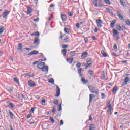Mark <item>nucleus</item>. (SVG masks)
<instances>
[{
    "instance_id": "obj_1",
    "label": "nucleus",
    "mask_w": 130,
    "mask_h": 130,
    "mask_svg": "<svg viewBox=\"0 0 130 130\" xmlns=\"http://www.w3.org/2000/svg\"><path fill=\"white\" fill-rule=\"evenodd\" d=\"M91 93H93L94 94H99V90L97 89L96 87L89 86L88 87Z\"/></svg>"
},
{
    "instance_id": "obj_2",
    "label": "nucleus",
    "mask_w": 130,
    "mask_h": 130,
    "mask_svg": "<svg viewBox=\"0 0 130 130\" xmlns=\"http://www.w3.org/2000/svg\"><path fill=\"white\" fill-rule=\"evenodd\" d=\"M117 16L119 17V20H121V21H124V19H123V16L121 15V13L120 12L117 11H116Z\"/></svg>"
},
{
    "instance_id": "obj_3",
    "label": "nucleus",
    "mask_w": 130,
    "mask_h": 130,
    "mask_svg": "<svg viewBox=\"0 0 130 130\" xmlns=\"http://www.w3.org/2000/svg\"><path fill=\"white\" fill-rule=\"evenodd\" d=\"M28 85L29 86V87H30V88H34V87H35V86H36V84H35L34 81L32 80H29L28 81Z\"/></svg>"
},
{
    "instance_id": "obj_4",
    "label": "nucleus",
    "mask_w": 130,
    "mask_h": 130,
    "mask_svg": "<svg viewBox=\"0 0 130 130\" xmlns=\"http://www.w3.org/2000/svg\"><path fill=\"white\" fill-rule=\"evenodd\" d=\"M56 93L57 94L55 95V97H59V95L60 94V89L58 86H56Z\"/></svg>"
},
{
    "instance_id": "obj_5",
    "label": "nucleus",
    "mask_w": 130,
    "mask_h": 130,
    "mask_svg": "<svg viewBox=\"0 0 130 130\" xmlns=\"http://www.w3.org/2000/svg\"><path fill=\"white\" fill-rule=\"evenodd\" d=\"M45 66V62H41L38 65V69H40L41 70H42V69H44L43 67Z\"/></svg>"
},
{
    "instance_id": "obj_6",
    "label": "nucleus",
    "mask_w": 130,
    "mask_h": 130,
    "mask_svg": "<svg viewBox=\"0 0 130 130\" xmlns=\"http://www.w3.org/2000/svg\"><path fill=\"white\" fill-rule=\"evenodd\" d=\"M8 15H9V12L8 11V10H6L2 14V17L3 19L7 18Z\"/></svg>"
},
{
    "instance_id": "obj_7",
    "label": "nucleus",
    "mask_w": 130,
    "mask_h": 130,
    "mask_svg": "<svg viewBox=\"0 0 130 130\" xmlns=\"http://www.w3.org/2000/svg\"><path fill=\"white\" fill-rule=\"evenodd\" d=\"M124 82H123V85L125 86V85H127V82H129V78L128 77H126L124 79Z\"/></svg>"
},
{
    "instance_id": "obj_8",
    "label": "nucleus",
    "mask_w": 130,
    "mask_h": 130,
    "mask_svg": "<svg viewBox=\"0 0 130 130\" xmlns=\"http://www.w3.org/2000/svg\"><path fill=\"white\" fill-rule=\"evenodd\" d=\"M44 68V69H43ZM43 68L42 69V72H46V73H48V66L44 65Z\"/></svg>"
},
{
    "instance_id": "obj_9",
    "label": "nucleus",
    "mask_w": 130,
    "mask_h": 130,
    "mask_svg": "<svg viewBox=\"0 0 130 130\" xmlns=\"http://www.w3.org/2000/svg\"><path fill=\"white\" fill-rule=\"evenodd\" d=\"M95 97H96V95H95L94 94H90L89 95V103H91V102H92V100L94 99Z\"/></svg>"
},
{
    "instance_id": "obj_10",
    "label": "nucleus",
    "mask_w": 130,
    "mask_h": 130,
    "mask_svg": "<svg viewBox=\"0 0 130 130\" xmlns=\"http://www.w3.org/2000/svg\"><path fill=\"white\" fill-rule=\"evenodd\" d=\"M113 36L114 37H115V36H118V35H119V34L118 33V32H117V30L115 29H113Z\"/></svg>"
},
{
    "instance_id": "obj_11",
    "label": "nucleus",
    "mask_w": 130,
    "mask_h": 130,
    "mask_svg": "<svg viewBox=\"0 0 130 130\" xmlns=\"http://www.w3.org/2000/svg\"><path fill=\"white\" fill-rule=\"evenodd\" d=\"M33 54L34 55L38 54V51L36 50H34L31 52L28 53V55H33Z\"/></svg>"
},
{
    "instance_id": "obj_12",
    "label": "nucleus",
    "mask_w": 130,
    "mask_h": 130,
    "mask_svg": "<svg viewBox=\"0 0 130 130\" xmlns=\"http://www.w3.org/2000/svg\"><path fill=\"white\" fill-rule=\"evenodd\" d=\"M89 130H96V127L93 124H90L89 127Z\"/></svg>"
},
{
    "instance_id": "obj_13",
    "label": "nucleus",
    "mask_w": 130,
    "mask_h": 130,
    "mask_svg": "<svg viewBox=\"0 0 130 130\" xmlns=\"http://www.w3.org/2000/svg\"><path fill=\"white\" fill-rule=\"evenodd\" d=\"M87 55H88V52H84L81 55V57H82V58H85V57H87Z\"/></svg>"
},
{
    "instance_id": "obj_14",
    "label": "nucleus",
    "mask_w": 130,
    "mask_h": 130,
    "mask_svg": "<svg viewBox=\"0 0 130 130\" xmlns=\"http://www.w3.org/2000/svg\"><path fill=\"white\" fill-rule=\"evenodd\" d=\"M61 18L63 21V22H64L66 20H67V15L64 14H62L61 16Z\"/></svg>"
},
{
    "instance_id": "obj_15",
    "label": "nucleus",
    "mask_w": 130,
    "mask_h": 130,
    "mask_svg": "<svg viewBox=\"0 0 130 130\" xmlns=\"http://www.w3.org/2000/svg\"><path fill=\"white\" fill-rule=\"evenodd\" d=\"M76 54H77V53H76V51H71L69 53V55H70V56H75V55H76Z\"/></svg>"
},
{
    "instance_id": "obj_16",
    "label": "nucleus",
    "mask_w": 130,
    "mask_h": 130,
    "mask_svg": "<svg viewBox=\"0 0 130 130\" xmlns=\"http://www.w3.org/2000/svg\"><path fill=\"white\" fill-rule=\"evenodd\" d=\"M15 106L16 105H15V104H13L12 103H10L8 105V107H9V108H14V107H15Z\"/></svg>"
},
{
    "instance_id": "obj_17",
    "label": "nucleus",
    "mask_w": 130,
    "mask_h": 130,
    "mask_svg": "<svg viewBox=\"0 0 130 130\" xmlns=\"http://www.w3.org/2000/svg\"><path fill=\"white\" fill-rule=\"evenodd\" d=\"M32 8H31V7H28L27 8V14H28V15H30V14L31 13H32Z\"/></svg>"
},
{
    "instance_id": "obj_18",
    "label": "nucleus",
    "mask_w": 130,
    "mask_h": 130,
    "mask_svg": "<svg viewBox=\"0 0 130 130\" xmlns=\"http://www.w3.org/2000/svg\"><path fill=\"white\" fill-rule=\"evenodd\" d=\"M81 82H82L84 84H86L87 83H88V81H86L84 77L81 78Z\"/></svg>"
},
{
    "instance_id": "obj_19",
    "label": "nucleus",
    "mask_w": 130,
    "mask_h": 130,
    "mask_svg": "<svg viewBox=\"0 0 130 130\" xmlns=\"http://www.w3.org/2000/svg\"><path fill=\"white\" fill-rule=\"evenodd\" d=\"M83 70V69H82V68H80V69H78V74H79V76H80V77H82V70Z\"/></svg>"
},
{
    "instance_id": "obj_20",
    "label": "nucleus",
    "mask_w": 130,
    "mask_h": 130,
    "mask_svg": "<svg viewBox=\"0 0 130 130\" xmlns=\"http://www.w3.org/2000/svg\"><path fill=\"white\" fill-rule=\"evenodd\" d=\"M23 48V45H22V44L19 43L18 44V48H17V50H21V49H22Z\"/></svg>"
},
{
    "instance_id": "obj_21",
    "label": "nucleus",
    "mask_w": 130,
    "mask_h": 130,
    "mask_svg": "<svg viewBox=\"0 0 130 130\" xmlns=\"http://www.w3.org/2000/svg\"><path fill=\"white\" fill-rule=\"evenodd\" d=\"M108 109L107 110L108 113H109V114H110V115H111V114H112V112L111 108H108Z\"/></svg>"
},
{
    "instance_id": "obj_22",
    "label": "nucleus",
    "mask_w": 130,
    "mask_h": 130,
    "mask_svg": "<svg viewBox=\"0 0 130 130\" xmlns=\"http://www.w3.org/2000/svg\"><path fill=\"white\" fill-rule=\"evenodd\" d=\"M4 31H5V29L4 28V27L1 26L0 27V35H1V34H3V33H4Z\"/></svg>"
},
{
    "instance_id": "obj_23",
    "label": "nucleus",
    "mask_w": 130,
    "mask_h": 130,
    "mask_svg": "<svg viewBox=\"0 0 130 130\" xmlns=\"http://www.w3.org/2000/svg\"><path fill=\"white\" fill-rule=\"evenodd\" d=\"M106 11H107V13H109V14H112V10L109 9V8H106Z\"/></svg>"
},
{
    "instance_id": "obj_24",
    "label": "nucleus",
    "mask_w": 130,
    "mask_h": 130,
    "mask_svg": "<svg viewBox=\"0 0 130 130\" xmlns=\"http://www.w3.org/2000/svg\"><path fill=\"white\" fill-rule=\"evenodd\" d=\"M101 54H102L103 56H104V57H106V56H107L106 55V53L104 52V50L101 51Z\"/></svg>"
},
{
    "instance_id": "obj_25",
    "label": "nucleus",
    "mask_w": 130,
    "mask_h": 130,
    "mask_svg": "<svg viewBox=\"0 0 130 130\" xmlns=\"http://www.w3.org/2000/svg\"><path fill=\"white\" fill-rule=\"evenodd\" d=\"M39 35V32L31 34V36H38Z\"/></svg>"
},
{
    "instance_id": "obj_26",
    "label": "nucleus",
    "mask_w": 130,
    "mask_h": 130,
    "mask_svg": "<svg viewBox=\"0 0 130 130\" xmlns=\"http://www.w3.org/2000/svg\"><path fill=\"white\" fill-rule=\"evenodd\" d=\"M62 53H63V56H66V55H67V50L66 49L62 50Z\"/></svg>"
},
{
    "instance_id": "obj_27",
    "label": "nucleus",
    "mask_w": 130,
    "mask_h": 130,
    "mask_svg": "<svg viewBox=\"0 0 130 130\" xmlns=\"http://www.w3.org/2000/svg\"><path fill=\"white\" fill-rule=\"evenodd\" d=\"M9 115L12 119H13V117H14V114L11 111H9Z\"/></svg>"
},
{
    "instance_id": "obj_28",
    "label": "nucleus",
    "mask_w": 130,
    "mask_h": 130,
    "mask_svg": "<svg viewBox=\"0 0 130 130\" xmlns=\"http://www.w3.org/2000/svg\"><path fill=\"white\" fill-rule=\"evenodd\" d=\"M120 2L121 3V5L123 6V7H125L126 5L124 4V1L123 0H120Z\"/></svg>"
},
{
    "instance_id": "obj_29",
    "label": "nucleus",
    "mask_w": 130,
    "mask_h": 130,
    "mask_svg": "<svg viewBox=\"0 0 130 130\" xmlns=\"http://www.w3.org/2000/svg\"><path fill=\"white\" fill-rule=\"evenodd\" d=\"M93 5H95V7H101V6L97 5V1H94Z\"/></svg>"
},
{
    "instance_id": "obj_30",
    "label": "nucleus",
    "mask_w": 130,
    "mask_h": 130,
    "mask_svg": "<svg viewBox=\"0 0 130 130\" xmlns=\"http://www.w3.org/2000/svg\"><path fill=\"white\" fill-rule=\"evenodd\" d=\"M91 64H92V63H86L85 64L86 67H85V69L88 68L89 67H90V66H91Z\"/></svg>"
},
{
    "instance_id": "obj_31",
    "label": "nucleus",
    "mask_w": 130,
    "mask_h": 130,
    "mask_svg": "<svg viewBox=\"0 0 130 130\" xmlns=\"http://www.w3.org/2000/svg\"><path fill=\"white\" fill-rule=\"evenodd\" d=\"M116 91H117V86H115L113 88V93H116Z\"/></svg>"
},
{
    "instance_id": "obj_32",
    "label": "nucleus",
    "mask_w": 130,
    "mask_h": 130,
    "mask_svg": "<svg viewBox=\"0 0 130 130\" xmlns=\"http://www.w3.org/2000/svg\"><path fill=\"white\" fill-rule=\"evenodd\" d=\"M64 32L65 33H66V34H70V31H69V28H64Z\"/></svg>"
},
{
    "instance_id": "obj_33",
    "label": "nucleus",
    "mask_w": 130,
    "mask_h": 130,
    "mask_svg": "<svg viewBox=\"0 0 130 130\" xmlns=\"http://www.w3.org/2000/svg\"><path fill=\"white\" fill-rule=\"evenodd\" d=\"M116 29L119 31H121V26H120L119 25H118L116 26Z\"/></svg>"
},
{
    "instance_id": "obj_34",
    "label": "nucleus",
    "mask_w": 130,
    "mask_h": 130,
    "mask_svg": "<svg viewBox=\"0 0 130 130\" xmlns=\"http://www.w3.org/2000/svg\"><path fill=\"white\" fill-rule=\"evenodd\" d=\"M88 74L90 75V76H93V75H94V72H93V71L89 70L88 71Z\"/></svg>"
},
{
    "instance_id": "obj_35",
    "label": "nucleus",
    "mask_w": 130,
    "mask_h": 130,
    "mask_svg": "<svg viewBox=\"0 0 130 130\" xmlns=\"http://www.w3.org/2000/svg\"><path fill=\"white\" fill-rule=\"evenodd\" d=\"M96 24H102V21L100 19H98L96 20Z\"/></svg>"
},
{
    "instance_id": "obj_36",
    "label": "nucleus",
    "mask_w": 130,
    "mask_h": 130,
    "mask_svg": "<svg viewBox=\"0 0 130 130\" xmlns=\"http://www.w3.org/2000/svg\"><path fill=\"white\" fill-rule=\"evenodd\" d=\"M49 120H50V121H51L52 123H53L54 122V119H53V118L50 117L49 118Z\"/></svg>"
},
{
    "instance_id": "obj_37",
    "label": "nucleus",
    "mask_w": 130,
    "mask_h": 130,
    "mask_svg": "<svg viewBox=\"0 0 130 130\" xmlns=\"http://www.w3.org/2000/svg\"><path fill=\"white\" fill-rule=\"evenodd\" d=\"M64 42H69L70 41V39L68 38H66L65 39H63Z\"/></svg>"
},
{
    "instance_id": "obj_38",
    "label": "nucleus",
    "mask_w": 130,
    "mask_h": 130,
    "mask_svg": "<svg viewBox=\"0 0 130 130\" xmlns=\"http://www.w3.org/2000/svg\"><path fill=\"white\" fill-rule=\"evenodd\" d=\"M14 81L15 82V83H17V84H20V82H19V80L18 79L14 78Z\"/></svg>"
},
{
    "instance_id": "obj_39",
    "label": "nucleus",
    "mask_w": 130,
    "mask_h": 130,
    "mask_svg": "<svg viewBox=\"0 0 130 130\" xmlns=\"http://www.w3.org/2000/svg\"><path fill=\"white\" fill-rule=\"evenodd\" d=\"M107 105L108 106L107 108H111V104H110V102L107 103Z\"/></svg>"
},
{
    "instance_id": "obj_40",
    "label": "nucleus",
    "mask_w": 130,
    "mask_h": 130,
    "mask_svg": "<svg viewBox=\"0 0 130 130\" xmlns=\"http://www.w3.org/2000/svg\"><path fill=\"white\" fill-rule=\"evenodd\" d=\"M67 61H68V62H69V63H72V62H73V59H68L67 60Z\"/></svg>"
},
{
    "instance_id": "obj_41",
    "label": "nucleus",
    "mask_w": 130,
    "mask_h": 130,
    "mask_svg": "<svg viewBox=\"0 0 130 130\" xmlns=\"http://www.w3.org/2000/svg\"><path fill=\"white\" fill-rule=\"evenodd\" d=\"M114 25H115V22H112L110 24V27L111 28H113V27H114Z\"/></svg>"
},
{
    "instance_id": "obj_42",
    "label": "nucleus",
    "mask_w": 130,
    "mask_h": 130,
    "mask_svg": "<svg viewBox=\"0 0 130 130\" xmlns=\"http://www.w3.org/2000/svg\"><path fill=\"white\" fill-rule=\"evenodd\" d=\"M53 103H54V104H55L56 105H58V101H57V100L54 101Z\"/></svg>"
},
{
    "instance_id": "obj_43",
    "label": "nucleus",
    "mask_w": 130,
    "mask_h": 130,
    "mask_svg": "<svg viewBox=\"0 0 130 130\" xmlns=\"http://www.w3.org/2000/svg\"><path fill=\"white\" fill-rule=\"evenodd\" d=\"M21 97H22L24 100H27V96L24 95V94H21Z\"/></svg>"
},
{
    "instance_id": "obj_44",
    "label": "nucleus",
    "mask_w": 130,
    "mask_h": 130,
    "mask_svg": "<svg viewBox=\"0 0 130 130\" xmlns=\"http://www.w3.org/2000/svg\"><path fill=\"white\" fill-rule=\"evenodd\" d=\"M49 83H51V84H53V83H54V80H53V79H51L49 80Z\"/></svg>"
},
{
    "instance_id": "obj_45",
    "label": "nucleus",
    "mask_w": 130,
    "mask_h": 130,
    "mask_svg": "<svg viewBox=\"0 0 130 130\" xmlns=\"http://www.w3.org/2000/svg\"><path fill=\"white\" fill-rule=\"evenodd\" d=\"M105 3L107 4V5H110V1L109 0H104Z\"/></svg>"
},
{
    "instance_id": "obj_46",
    "label": "nucleus",
    "mask_w": 130,
    "mask_h": 130,
    "mask_svg": "<svg viewBox=\"0 0 130 130\" xmlns=\"http://www.w3.org/2000/svg\"><path fill=\"white\" fill-rule=\"evenodd\" d=\"M38 41H39L38 40V39L37 38H35V41H34V43L35 44H37V43H38Z\"/></svg>"
},
{
    "instance_id": "obj_47",
    "label": "nucleus",
    "mask_w": 130,
    "mask_h": 130,
    "mask_svg": "<svg viewBox=\"0 0 130 130\" xmlns=\"http://www.w3.org/2000/svg\"><path fill=\"white\" fill-rule=\"evenodd\" d=\"M63 36H64V35H63L62 34V32H60V39H62V38H63Z\"/></svg>"
},
{
    "instance_id": "obj_48",
    "label": "nucleus",
    "mask_w": 130,
    "mask_h": 130,
    "mask_svg": "<svg viewBox=\"0 0 130 130\" xmlns=\"http://www.w3.org/2000/svg\"><path fill=\"white\" fill-rule=\"evenodd\" d=\"M62 108H61V103L59 105V108H58V111H61Z\"/></svg>"
},
{
    "instance_id": "obj_49",
    "label": "nucleus",
    "mask_w": 130,
    "mask_h": 130,
    "mask_svg": "<svg viewBox=\"0 0 130 130\" xmlns=\"http://www.w3.org/2000/svg\"><path fill=\"white\" fill-rule=\"evenodd\" d=\"M76 67H77V68H80V67H81V63H80V62H78V63H77V64H76Z\"/></svg>"
},
{
    "instance_id": "obj_50",
    "label": "nucleus",
    "mask_w": 130,
    "mask_h": 130,
    "mask_svg": "<svg viewBox=\"0 0 130 130\" xmlns=\"http://www.w3.org/2000/svg\"><path fill=\"white\" fill-rule=\"evenodd\" d=\"M101 97H102V99H104V98H105V94H104V93H102Z\"/></svg>"
},
{
    "instance_id": "obj_51",
    "label": "nucleus",
    "mask_w": 130,
    "mask_h": 130,
    "mask_svg": "<svg viewBox=\"0 0 130 130\" xmlns=\"http://www.w3.org/2000/svg\"><path fill=\"white\" fill-rule=\"evenodd\" d=\"M34 110H35V108H31L30 109V111L32 113H34Z\"/></svg>"
},
{
    "instance_id": "obj_52",
    "label": "nucleus",
    "mask_w": 130,
    "mask_h": 130,
    "mask_svg": "<svg viewBox=\"0 0 130 130\" xmlns=\"http://www.w3.org/2000/svg\"><path fill=\"white\" fill-rule=\"evenodd\" d=\"M42 105H45V100H42Z\"/></svg>"
},
{
    "instance_id": "obj_53",
    "label": "nucleus",
    "mask_w": 130,
    "mask_h": 130,
    "mask_svg": "<svg viewBox=\"0 0 130 130\" xmlns=\"http://www.w3.org/2000/svg\"><path fill=\"white\" fill-rule=\"evenodd\" d=\"M113 48H114V49H117V45H116V44H115L114 45Z\"/></svg>"
},
{
    "instance_id": "obj_54",
    "label": "nucleus",
    "mask_w": 130,
    "mask_h": 130,
    "mask_svg": "<svg viewBox=\"0 0 130 130\" xmlns=\"http://www.w3.org/2000/svg\"><path fill=\"white\" fill-rule=\"evenodd\" d=\"M92 60V59L91 58H87L86 59V62H90V61H91Z\"/></svg>"
},
{
    "instance_id": "obj_55",
    "label": "nucleus",
    "mask_w": 130,
    "mask_h": 130,
    "mask_svg": "<svg viewBox=\"0 0 130 130\" xmlns=\"http://www.w3.org/2000/svg\"><path fill=\"white\" fill-rule=\"evenodd\" d=\"M31 116H32V114H28V115H27L26 118H27V119H29V118H30V117H31Z\"/></svg>"
},
{
    "instance_id": "obj_56",
    "label": "nucleus",
    "mask_w": 130,
    "mask_h": 130,
    "mask_svg": "<svg viewBox=\"0 0 130 130\" xmlns=\"http://www.w3.org/2000/svg\"><path fill=\"white\" fill-rule=\"evenodd\" d=\"M97 26L99 27V28H101L102 27V25H101V23H97Z\"/></svg>"
},
{
    "instance_id": "obj_57",
    "label": "nucleus",
    "mask_w": 130,
    "mask_h": 130,
    "mask_svg": "<svg viewBox=\"0 0 130 130\" xmlns=\"http://www.w3.org/2000/svg\"><path fill=\"white\" fill-rule=\"evenodd\" d=\"M68 15L70 16V17H72L73 16V13L71 12H68Z\"/></svg>"
},
{
    "instance_id": "obj_58",
    "label": "nucleus",
    "mask_w": 130,
    "mask_h": 130,
    "mask_svg": "<svg viewBox=\"0 0 130 130\" xmlns=\"http://www.w3.org/2000/svg\"><path fill=\"white\" fill-rule=\"evenodd\" d=\"M125 22H126V24L127 25H130V21H129V20H126Z\"/></svg>"
},
{
    "instance_id": "obj_59",
    "label": "nucleus",
    "mask_w": 130,
    "mask_h": 130,
    "mask_svg": "<svg viewBox=\"0 0 130 130\" xmlns=\"http://www.w3.org/2000/svg\"><path fill=\"white\" fill-rule=\"evenodd\" d=\"M62 47L63 48L66 49V48H68V46H67V45H62Z\"/></svg>"
},
{
    "instance_id": "obj_60",
    "label": "nucleus",
    "mask_w": 130,
    "mask_h": 130,
    "mask_svg": "<svg viewBox=\"0 0 130 130\" xmlns=\"http://www.w3.org/2000/svg\"><path fill=\"white\" fill-rule=\"evenodd\" d=\"M84 41H85V43H88V38H85Z\"/></svg>"
},
{
    "instance_id": "obj_61",
    "label": "nucleus",
    "mask_w": 130,
    "mask_h": 130,
    "mask_svg": "<svg viewBox=\"0 0 130 130\" xmlns=\"http://www.w3.org/2000/svg\"><path fill=\"white\" fill-rule=\"evenodd\" d=\"M60 125H63V120H61L60 122Z\"/></svg>"
},
{
    "instance_id": "obj_62",
    "label": "nucleus",
    "mask_w": 130,
    "mask_h": 130,
    "mask_svg": "<svg viewBox=\"0 0 130 130\" xmlns=\"http://www.w3.org/2000/svg\"><path fill=\"white\" fill-rule=\"evenodd\" d=\"M34 22H38L39 21V18H37L36 19H34Z\"/></svg>"
},
{
    "instance_id": "obj_63",
    "label": "nucleus",
    "mask_w": 130,
    "mask_h": 130,
    "mask_svg": "<svg viewBox=\"0 0 130 130\" xmlns=\"http://www.w3.org/2000/svg\"><path fill=\"white\" fill-rule=\"evenodd\" d=\"M92 40H97V39L96 38V37H95V36H93Z\"/></svg>"
},
{
    "instance_id": "obj_64",
    "label": "nucleus",
    "mask_w": 130,
    "mask_h": 130,
    "mask_svg": "<svg viewBox=\"0 0 130 130\" xmlns=\"http://www.w3.org/2000/svg\"><path fill=\"white\" fill-rule=\"evenodd\" d=\"M92 119H93L92 118V116L91 115H89V120H92Z\"/></svg>"
}]
</instances>
